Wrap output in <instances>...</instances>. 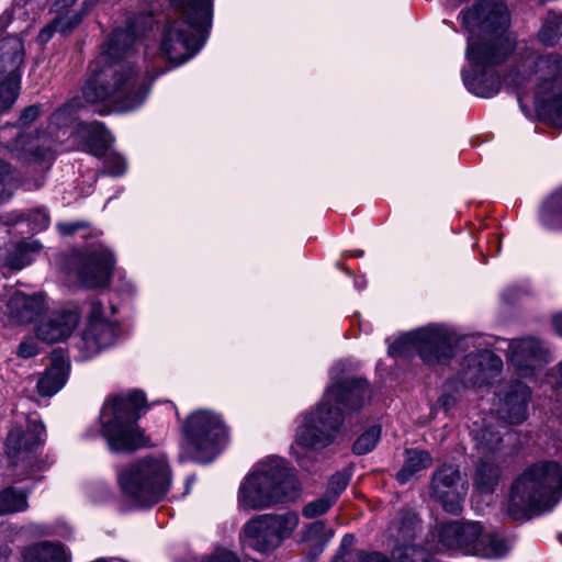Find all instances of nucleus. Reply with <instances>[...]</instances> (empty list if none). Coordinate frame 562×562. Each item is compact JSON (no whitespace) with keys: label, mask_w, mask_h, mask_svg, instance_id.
<instances>
[{"label":"nucleus","mask_w":562,"mask_h":562,"mask_svg":"<svg viewBox=\"0 0 562 562\" xmlns=\"http://www.w3.org/2000/svg\"><path fill=\"white\" fill-rule=\"evenodd\" d=\"M38 350V345L34 339H25L20 344L18 348V356L27 359L37 355Z\"/></svg>","instance_id":"obj_49"},{"label":"nucleus","mask_w":562,"mask_h":562,"mask_svg":"<svg viewBox=\"0 0 562 562\" xmlns=\"http://www.w3.org/2000/svg\"><path fill=\"white\" fill-rule=\"evenodd\" d=\"M71 551L59 541L42 540L20 551V562H71Z\"/></svg>","instance_id":"obj_25"},{"label":"nucleus","mask_w":562,"mask_h":562,"mask_svg":"<svg viewBox=\"0 0 562 562\" xmlns=\"http://www.w3.org/2000/svg\"><path fill=\"white\" fill-rule=\"evenodd\" d=\"M57 227L63 235H72L78 229L83 227V223H59Z\"/></svg>","instance_id":"obj_53"},{"label":"nucleus","mask_w":562,"mask_h":562,"mask_svg":"<svg viewBox=\"0 0 562 562\" xmlns=\"http://www.w3.org/2000/svg\"><path fill=\"white\" fill-rule=\"evenodd\" d=\"M349 482V476L345 473H336L331 476L329 481L328 488L326 491V495H328L336 503L341 492L347 487Z\"/></svg>","instance_id":"obj_45"},{"label":"nucleus","mask_w":562,"mask_h":562,"mask_svg":"<svg viewBox=\"0 0 562 562\" xmlns=\"http://www.w3.org/2000/svg\"><path fill=\"white\" fill-rule=\"evenodd\" d=\"M16 80L0 81V110H8L18 97Z\"/></svg>","instance_id":"obj_41"},{"label":"nucleus","mask_w":562,"mask_h":562,"mask_svg":"<svg viewBox=\"0 0 562 562\" xmlns=\"http://www.w3.org/2000/svg\"><path fill=\"white\" fill-rule=\"evenodd\" d=\"M146 408L145 394L131 391L105 401L101 408L102 436L113 451H133L147 445L136 422Z\"/></svg>","instance_id":"obj_7"},{"label":"nucleus","mask_w":562,"mask_h":562,"mask_svg":"<svg viewBox=\"0 0 562 562\" xmlns=\"http://www.w3.org/2000/svg\"><path fill=\"white\" fill-rule=\"evenodd\" d=\"M363 255V250H356L352 252V256L355 257H361Z\"/></svg>","instance_id":"obj_57"},{"label":"nucleus","mask_w":562,"mask_h":562,"mask_svg":"<svg viewBox=\"0 0 562 562\" xmlns=\"http://www.w3.org/2000/svg\"><path fill=\"white\" fill-rule=\"evenodd\" d=\"M41 114V106L37 104L25 108L20 116L19 123L21 125H29L34 122Z\"/></svg>","instance_id":"obj_50"},{"label":"nucleus","mask_w":562,"mask_h":562,"mask_svg":"<svg viewBox=\"0 0 562 562\" xmlns=\"http://www.w3.org/2000/svg\"><path fill=\"white\" fill-rule=\"evenodd\" d=\"M77 0H56L52 8V12L76 11L72 9Z\"/></svg>","instance_id":"obj_52"},{"label":"nucleus","mask_w":562,"mask_h":562,"mask_svg":"<svg viewBox=\"0 0 562 562\" xmlns=\"http://www.w3.org/2000/svg\"><path fill=\"white\" fill-rule=\"evenodd\" d=\"M561 27L562 14L549 12L538 33L540 42L547 46H553L560 37Z\"/></svg>","instance_id":"obj_36"},{"label":"nucleus","mask_w":562,"mask_h":562,"mask_svg":"<svg viewBox=\"0 0 562 562\" xmlns=\"http://www.w3.org/2000/svg\"><path fill=\"white\" fill-rule=\"evenodd\" d=\"M43 434L44 426L36 420H27L25 425H12L4 441L7 477L21 482L41 470L36 450L44 441Z\"/></svg>","instance_id":"obj_10"},{"label":"nucleus","mask_w":562,"mask_h":562,"mask_svg":"<svg viewBox=\"0 0 562 562\" xmlns=\"http://www.w3.org/2000/svg\"><path fill=\"white\" fill-rule=\"evenodd\" d=\"M501 470L494 459L481 458L473 477V484L481 494H492L499 483Z\"/></svg>","instance_id":"obj_31"},{"label":"nucleus","mask_w":562,"mask_h":562,"mask_svg":"<svg viewBox=\"0 0 562 562\" xmlns=\"http://www.w3.org/2000/svg\"><path fill=\"white\" fill-rule=\"evenodd\" d=\"M117 337V326L103 316V306L98 301L90 303L88 324L83 330L79 348L86 357L97 355L102 348L111 346Z\"/></svg>","instance_id":"obj_16"},{"label":"nucleus","mask_w":562,"mask_h":562,"mask_svg":"<svg viewBox=\"0 0 562 562\" xmlns=\"http://www.w3.org/2000/svg\"><path fill=\"white\" fill-rule=\"evenodd\" d=\"M509 550L510 543L503 535L494 530H482L475 555L485 559H499L505 557Z\"/></svg>","instance_id":"obj_30"},{"label":"nucleus","mask_w":562,"mask_h":562,"mask_svg":"<svg viewBox=\"0 0 562 562\" xmlns=\"http://www.w3.org/2000/svg\"><path fill=\"white\" fill-rule=\"evenodd\" d=\"M540 222L549 229H562V188L543 203Z\"/></svg>","instance_id":"obj_34"},{"label":"nucleus","mask_w":562,"mask_h":562,"mask_svg":"<svg viewBox=\"0 0 562 562\" xmlns=\"http://www.w3.org/2000/svg\"><path fill=\"white\" fill-rule=\"evenodd\" d=\"M103 168L106 175L119 177L126 171L127 167L125 159L121 155L116 153H110L104 155Z\"/></svg>","instance_id":"obj_39"},{"label":"nucleus","mask_w":562,"mask_h":562,"mask_svg":"<svg viewBox=\"0 0 562 562\" xmlns=\"http://www.w3.org/2000/svg\"><path fill=\"white\" fill-rule=\"evenodd\" d=\"M509 361L517 373L528 378L550 361V352L547 345L535 337L514 339L508 346Z\"/></svg>","instance_id":"obj_18"},{"label":"nucleus","mask_w":562,"mask_h":562,"mask_svg":"<svg viewBox=\"0 0 562 562\" xmlns=\"http://www.w3.org/2000/svg\"><path fill=\"white\" fill-rule=\"evenodd\" d=\"M81 106L80 98H72L59 106L50 116V123L57 127L68 125L75 117V114Z\"/></svg>","instance_id":"obj_37"},{"label":"nucleus","mask_w":562,"mask_h":562,"mask_svg":"<svg viewBox=\"0 0 562 562\" xmlns=\"http://www.w3.org/2000/svg\"><path fill=\"white\" fill-rule=\"evenodd\" d=\"M431 491L447 513L458 515L468 494V482L457 465L443 463L432 474Z\"/></svg>","instance_id":"obj_15"},{"label":"nucleus","mask_w":562,"mask_h":562,"mask_svg":"<svg viewBox=\"0 0 562 562\" xmlns=\"http://www.w3.org/2000/svg\"><path fill=\"white\" fill-rule=\"evenodd\" d=\"M69 265L76 270L81 284L93 289L105 286L110 282L114 258L109 249L100 246L87 252L72 254Z\"/></svg>","instance_id":"obj_14"},{"label":"nucleus","mask_w":562,"mask_h":562,"mask_svg":"<svg viewBox=\"0 0 562 562\" xmlns=\"http://www.w3.org/2000/svg\"><path fill=\"white\" fill-rule=\"evenodd\" d=\"M562 498V465L543 461L528 467L513 483L507 514L515 520L552 509Z\"/></svg>","instance_id":"obj_4"},{"label":"nucleus","mask_w":562,"mask_h":562,"mask_svg":"<svg viewBox=\"0 0 562 562\" xmlns=\"http://www.w3.org/2000/svg\"><path fill=\"white\" fill-rule=\"evenodd\" d=\"M452 334L440 326H427L401 335L389 345L387 353L400 357L417 351L427 364L446 363L453 357Z\"/></svg>","instance_id":"obj_11"},{"label":"nucleus","mask_w":562,"mask_h":562,"mask_svg":"<svg viewBox=\"0 0 562 562\" xmlns=\"http://www.w3.org/2000/svg\"><path fill=\"white\" fill-rule=\"evenodd\" d=\"M69 371V363L61 357L55 356L52 364L40 376L36 387L42 396H53L66 383Z\"/></svg>","instance_id":"obj_28"},{"label":"nucleus","mask_w":562,"mask_h":562,"mask_svg":"<svg viewBox=\"0 0 562 562\" xmlns=\"http://www.w3.org/2000/svg\"><path fill=\"white\" fill-rule=\"evenodd\" d=\"M23 58V43L15 36L3 37L0 42V77L3 76V80H16Z\"/></svg>","instance_id":"obj_27"},{"label":"nucleus","mask_w":562,"mask_h":562,"mask_svg":"<svg viewBox=\"0 0 562 562\" xmlns=\"http://www.w3.org/2000/svg\"><path fill=\"white\" fill-rule=\"evenodd\" d=\"M432 458L429 452L418 449L406 450V458L403 468L397 472L396 479L400 483L405 484L417 472L431 465Z\"/></svg>","instance_id":"obj_32"},{"label":"nucleus","mask_w":562,"mask_h":562,"mask_svg":"<svg viewBox=\"0 0 562 562\" xmlns=\"http://www.w3.org/2000/svg\"><path fill=\"white\" fill-rule=\"evenodd\" d=\"M458 19L469 34L467 57L472 64L471 69L462 71L463 83L473 94L492 98L498 93L501 81L494 71H483V68L504 61L514 49L506 35L507 7L497 0H479L462 10Z\"/></svg>","instance_id":"obj_1"},{"label":"nucleus","mask_w":562,"mask_h":562,"mask_svg":"<svg viewBox=\"0 0 562 562\" xmlns=\"http://www.w3.org/2000/svg\"><path fill=\"white\" fill-rule=\"evenodd\" d=\"M553 326H554L555 331L560 336H562V313L554 316Z\"/></svg>","instance_id":"obj_55"},{"label":"nucleus","mask_w":562,"mask_h":562,"mask_svg":"<svg viewBox=\"0 0 562 562\" xmlns=\"http://www.w3.org/2000/svg\"><path fill=\"white\" fill-rule=\"evenodd\" d=\"M327 533V528L325 522L315 521L311 524L305 532V540L319 542L322 541Z\"/></svg>","instance_id":"obj_47"},{"label":"nucleus","mask_w":562,"mask_h":562,"mask_svg":"<svg viewBox=\"0 0 562 562\" xmlns=\"http://www.w3.org/2000/svg\"><path fill=\"white\" fill-rule=\"evenodd\" d=\"M29 507L27 494L14 487L0 492V515L23 512Z\"/></svg>","instance_id":"obj_35"},{"label":"nucleus","mask_w":562,"mask_h":562,"mask_svg":"<svg viewBox=\"0 0 562 562\" xmlns=\"http://www.w3.org/2000/svg\"><path fill=\"white\" fill-rule=\"evenodd\" d=\"M79 318L77 311H54L38 324L36 336L48 344L61 341L71 335Z\"/></svg>","instance_id":"obj_22"},{"label":"nucleus","mask_w":562,"mask_h":562,"mask_svg":"<svg viewBox=\"0 0 562 562\" xmlns=\"http://www.w3.org/2000/svg\"><path fill=\"white\" fill-rule=\"evenodd\" d=\"M78 133L86 140L90 154L95 157L105 155L109 146V134L101 123L80 124Z\"/></svg>","instance_id":"obj_29"},{"label":"nucleus","mask_w":562,"mask_h":562,"mask_svg":"<svg viewBox=\"0 0 562 562\" xmlns=\"http://www.w3.org/2000/svg\"><path fill=\"white\" fill-rule=\"evenodd\" d=\"M502 368V359L484 349L467 355L459 374L464 386L482 387L490 385L499 375Z\"/></svg>","instance_id":"obj_17"},{"label":"nucleus","mask_w":562,"mask_h":562,"mask_svg":"<svg viewBox=\"0 0 562 562\" xmlns=\"http://www.w3.org/2000/svg\"><path fill=\"white\" fill-rule=\"evenodd\" d=\"M299 482L281 458H268L256 465L238 490V506L244 510H262L299 496Z\"/></svg>","instance_id":"obj_6"},{"label":"nucleus","mask_w":562,"mask_h":562,"mask_svg":"<svg viewBox=\"0 0 562 562\" xmlns=\"http://www.w3.org/2000/svg\"><path fill=\"white\" fill-rule=\"evenodd\" d=\"M46 308L43 293L25 294L15 291L7 303L8 317L18 324L33 322Z\"/></svg>","instance_id":"obj_24"},{"label":"nucleus","mask_w":562,"mask_h":562,"mask_svg":"<svg viewBox=\"0 0 562 562\" xmlns=\"http://www.w3.org/2000/svg\"><path fill=\"white\" fill-rule=\"evenodd\" d=\"M559 373H560V383L562 385V363L560 364Z\"/></svg>","instance_id":"obj_58"},{"label":"nucleus","mask_w":562,"mask_h":562,"mask_svg":"<svg viewBox=\"0 0 562 562\" xmlns=\"http://www.w3.org/2000/svg\"><path fill=\"white\" fill-rule=\"evenodd\" d=\"M299 525L293 512L257 515L245 522L243 541L245 547L260 553H270L288 539Z\"/></svg>","instance_id":"obj_13"},{"label":"nucleus","mask_w":562,"mask_h":562,"mask_svg":"<svg viewBox=\"0 0 562 562\" xmlns=\"http://www.w3.org/2000/svg\"><path fill=\"white\" fill-rule=\"evenodd\" d=\"M136 38L134 25L114 30L103 50L89 65L82 95L86 102L100 104L101 113L134 110L148 94L146 77L124 56Z\"/></svg>","instance_id":"obj_2"},{"label":"nucleus","mask_w":562,"mask_h":562,"mask_svg":"<svg viewBox=\"0 0 562 562\" xmlns=\"http://www.w3.org/2000/svg\"><path fill=\"white\" fill-rule=\"evenodd\" d=\"M498 415L509 424H520L527 418L530 389L520 381L507 384L498 394Z\"/></svg>","instance_id":"obj_19"},{"label":"nucleus","mask_w":562,"mask_h":562,"mask_svg":"<svg viewBox=\"0 0 562 562\" xmlns=\"http://www.w3.org/2000/svg\"><path fill=\"white\" fill-rule=\"evenodd\" d=\"M33 231H43L49 225V215L44 210H35L29 216Z\"/></svg>","instance_id":"obj_46"},{"label":"nucleus","mask_w":562,"mask_h":562,"mask_svg":"<svg viewBox=\"0 0 562 562\" xmlns=\"http://www.w3.org/2000/svg\"><path fill=\"white\" fill-rule=\"evenodd\" d=\"M381 428L372 426L366 430L353 443L352 450L356 454H366L374 449L380 440Z\"/></svg>","instance_id":"obj_38"},{"label":"nucleus","mask_w":562,"mask_h":562,"mask_svg":"<svg viewBox=\"0 0 562 562\" xmlns=\"http://www.w3.org/2000/svg\"><path fill=\"white\" fill-rule=\"evenodd\" d=\"M472 434L475 440V447L482 458L494 459L501 448V434L492 427L473 429Z\"/></svg>","instance_id":"obj_33"},{"label":"nucleus","mask_w":562,"mask_h":562,"mask_svg":"<svg viewBox=\"0 0 562 562\" xmlns=\"http://www.w3.org/2000/svg\"><path fill=\"white\" fill-rule=\"evenodd\" d=\"M205 562H239L237 557L229 551H217L210 557Z\"/></svg>","instance_id":"obj_51"},{"label":"nucleus","mask_w":562,"mask_h":562,"mask_svg":"<svg viewBox=\"0 0 562 562\" xmlns=\"http://www.w3.org/2000/svg\"><path fill=\"white\" fill-rule=\"evenodd\" d=\"M181 14L180 20L167 24L164 30L160 54L179 66L188 61L204 43V32L212 23L211 0H171Z\"/></svg>","instance_id":"obj_5"},{"label":"nucleus","mask_w":562,"mask_h":562,"mask_svg":"<svg viewBox=\"0 0 562 562\" xmlns=\"http://www.w3.org/2000/svg\"><path fill=\"white\" fill-rule=\"evenodd\" d=\"M353 540H355V538L352 535H345L341 540V546L342 547L351 546L353 543Z\"/></svg>","instance_id":"obj_56"},{"label":"nucleus","mask_w":562,"mask_h":562,"mask_svg":"<svg viewBox=\"0 0 562 562\" xmlns=\"http://www.w3.org/2000/svg\"><path fill=\"white\" fill-rule=\"evenodd\" d=\"M30 258L24 246L19 245L14 251L5 258V265L14 270H21L30 263Z\"/></svg>","instance_id":"obj_44"},{"label":"nucleus","mask_w":562,"mask_h":562,"mask_svg":"<svg viewBox=\"0 0 562 562\" xmlns=\"http://www.w3.org/2000/svg\"><path fill=\"white\" fill-rule=\"evenodd\" d=\"M12 128L3 126L0 130V143L7 147L18 159L26 162H40L49 160L53 156L49 147L41 144L37 136L22 135L16 133V137L11 142L9 136Z\"/></svg>","instance_id":"obj_21"},{"label":"nucleus","mask_w":562,"mask_h":562,"mask_svg":"<svg viewBox=\"0 0 562 562\" xmlns=\"http://www.w3.org/2000/svg\"><path fill=\"white\" fill-rule=\"evenodd\" d=\"M12 553V550L8 547H0V562H10V555Z\"/></svg>","instance_id":"obj_54"},{"label":"nucleus","mask_w":562,"mask_h":562,"mask_svg":"<svg viewBox=\"0 0 562 562\" xmlns=\"http://www.w3.org/2000/svg\"><path fill=\"white\" fill-rule=\"evenodd\" d=\"M482 530L479 522L453 521L440 528L438 538L447 549H460L475 555Z\"/></svg>","instance_id":"obj_20"},{"label":"nucleus","mask_w":562,"mask_h":562,"mask_svg":"<svg viewBox=\"0 0 562 562\" xmlns=\"http://www.w3.org/2000/svg\"><path fill=\"white\" fill-rule=\"evenodd\" d=\"M11 180L10 166L0 159V202L7 201L12 195Z\"/></svg>","instance_id":"obj_43"},{"label":"nucleus","mask_w":562,"mask_h":562,"mask_svg":"<svg viewBox=\"0 0 562 562\" xmlns=\"http://www.w3.org/2000/svg\"><path fill=\"white\" fill-rule=\"evenodd\" d=\"M517 85L533 90L535 106L542 120L562 126V55L537 57L526 82L518 80Z\"/></svg>","instance_id":"obj_9"},{"label":"nucleus","mask_w":562,"mask_h":562,"mask_svg":"<svg viewBox=\"0 0 562 562\" xmlns=\"http://www.w3.org/2000/svg\"><path fill=\"white\" fill-rule=\"evenodd\" d=\"M186 448L198 462H210L220 452L227 438L221 417L211 411L191 414L183 427Z\"/></svg>","instance_id":"obj_12"},{"label":"nucleus","mask_w":562,"mask_h":562,"mask_svg":"<svg viewBox=\"0 0 562 562\" xmlns=\"http://www.w3.org/2000/svg\"><path fill=\"white\" fill-rule=\"evenodd\" d=\"M346 562H391V561L381 553L357 552L355 554H350Z\"/></svg>","instance_id":"obj_48"},{"label":"nucleus","mask_w":562,"mask_h":562,"mask_svg":"<svg viewBox=\"0 0 562 562\" xmlns=\"http://www.w3.org/2000/svg\"><path fill=\"white\" fill-rule=\"evenodd\" d=\"M122 491L139 506L160 502L171 485V469L162 453L144 457L117 475Z\"/></svg>","instance_id":"obj_8"},{"label":"nucleus","mask_w":562,"mask_h":562,"mask_svg":"<svg viewBox=\"0 0 562 562\" xmlns=\"http://www.w3.org/2000/svg\"><path fill=\"white\" fill-rule=\"evenodd\" d=\"M457 382L448 381L445 384V391L441 396L438 398V405L445 411L449 412L459 401V396L457 395Z\"/></svg>","instance_id":"obj_42"},{"label":"nucleus","mask_w":562,"mask_h":562,"mask_svg":"<svg viewBox=\"0 0 562 562\" xmlns=\"http://www.w3.org/2000/svg\"><path fill=\"white\" fill-rule=\"evenodd\" d=\"M334 504L335 502L333 498L325 494L322 497L305 505L303 508V515L306 518L321 516L325 514Z\"/></svg>","instance_id":"obj_40"},{"label":"nucleus","mask_w":562,"mask_h":562,"mask_svg":"<svg viewBox=\"0 0 562 562\" xmlns=\"http://www.w3.org/2000/svg\"><path fill=\"white\" fill-rule=\"evenodd\" d=\"M100 1L85 0L78 11L53 12L55 16L40 31L38 42L46 44L55 33L66 35L72 32Z\"/></svg>","instance_id":"obj_23"},{"label":"nucleus","mask_w":562,"mask_h":562,"mask_svg":"<svg viewBox=\"0 0 562 562\" xmlns=\"http://www.w3.org/2000/svg\"><path fill=\"white\" fill-rule=\"evenodd\" d=\"M419 530L420 520L417 514L411 508L401 509L390 521L387 528L389 537L395 542L392 552L400 548L415 547L409 542L416 537Z\"/></svg>","instance_id":"obj_26"},{"label":"nucleus","mask_w":562,"mask_h":562,"mask_svg":"<svg viewBox=\"0 0 562 562\" xmlns=\"http://www.w3.org/2000/svg\"><path fill=\"white\" fill-rule=\"evenodd\" d=\"M162 72H164V70L157 72L155 77L160 76Z\"/></svg>","instance_id":"obj_59"},{"label":"nucleus","mask_w":562,"mask_h":562,"mask_svg":"<svg viewBox=\"0 0 562 562\" xmlns=\"http://www.w3.org/2000/svg\"><path fill=\"white\" fill-rule=\"evenodd\" d=\"M370 398L363 379H346L333 383L314 412L304 416L295 443L306 449H322L330 445L342 424V408L357 411Z\"/></svg>","instance_id":"obj_3"}]
</instances>
